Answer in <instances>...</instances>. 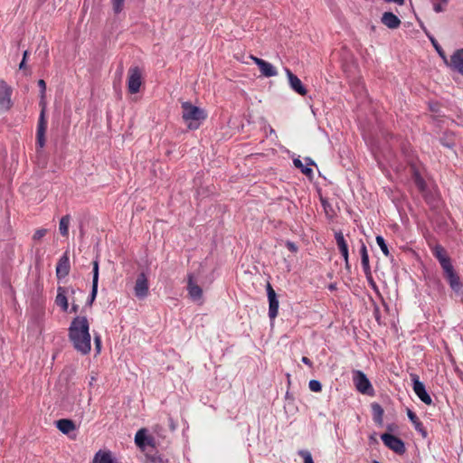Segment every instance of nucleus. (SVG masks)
Here are the masks:
<instances>
[{
	"label": "nucleus",
	"mask_w": 463,
	"mask_h": 463,
	"mask_svg": "<svg viewBox=\"0 0 463 463\" xmlns=\"http://www.w3.org/2000/svg\"><path fill=\"white\" fill-rule=\"evenodd\" d=\"M69 339L74 349L85 355L91 350L90 324L86 317H74L69 327Z\"/></svg>",
	"instance_id": "nucleus-1"
},
{
	"label": "nucleus",
	"mask_w": 463,
	"mask_h": 463,
	"mask_svg": "<svg viewBox=\"0 0 463 463\" xmlns=\"http://www.w3.org/2000/svg\"><path fill=\"white\" fill-rule=\"evenodd\" d=\"M432 254L438 260L443 269L444 277L448 280L449 287L455 292H458L462 288V283L458 274L455 271L450 258L446 250L439 244L432 248Z\"/></svg>",
	"instance_id": "nucleus-2"
},
{
	"label": "nucleus",
	"mask_w": 463,
	"mask_h": 463,
	"mask_svg": "<svg viewBox=\"0 0 463 463\" xmlns=\"http://www.w3.org/2000/svg\"><path fill=\"white\" fill-rule=\"evenodd\" d=\"M38 86L40 88L41 92V112L39 115V119L37 123V130H36V144L40 148H43L45 146V133L47 129V120H46V103L44 101L45 99V91H46V83L43 80H38Z\"/></svg>",
	"instance_id": "nucleus-3"
},
{
	"label": "nucleus",
	"mask_w": 463,
	"mask_h": 463,
	"mask_svg": "<svg viewBox=\"0 0 463 463\" xmlns=\"http://www.w3.org/2000/svg\"><path fill=\"white\" fill-rule=\"evenodd\" d=\"M183 119L187 123L189 129L199 128L202 122L206 118L207 114L203 109L193 105L190 102L182 104Z\"/></svg>",
	"instance_id": "nucleus-4"
},
{
	"label": "nucleus",
	"mask_w": 463,
	"mask_h": 463,
	"mask_svg": "<svg viewBox=\"0 0 463 463\" xmlns=\"http://www.w3.org/2000/svg\"><path fill=\"white\" fill-rule=\"evenodd\" d=\"M353 382L359 392L371 396L374 394L373 385L364 372L354 370L353 372Z\"/></svg>",
	"instance_id": "nucleus-5"
},
{
	"label": "nucleus",
	"mask_w": 463,
	"mask_h": 463,
	"mask_svg": "<svg viewBox=\"0 0 463 463\" xmlns=\"http://www.w3.org/2000/svg\"><path fill=\"white\" fill-rule=\"evenodd\" d=\"M142 84V71L139 67L129 68L128 71V90L129 93L136 94Z\"/></svg>",
	"instance_id": "nucleus-6"
},
{
	"label": "nucleus",
	"mask_w": 463,
	"mask_h": 463,
	"mask_svg": "<svg viewBox=\"0 0 463 463\" xmlns=\"http://www.w3.org/2000/svg\"><path fill=\"white\" fill-rule=\"evenodd\" d=\"M13 89L4 80L0 79V114L8 111L12 106Z\"/></svg>",
	"instance_id": "nucleus-7"
},
{
	"label": "nucleus",
	"mask_w": 463,
	"mask_h": 463,
	"mask_svg": "<svg viewBox=\"0 0 463 463\" xmlns=\"http://www.w3.org/2000/svg\"><path fill=\"white\" fill-rule=\"evenodd\" d=\"M381 439L388 449L396 454L402 455L405 453V444L400 438L390 433H383L381 435Z\"/></svg>",
	"instance_id": "nucleus-8"
},
{
	"label": "nucleus",
	"mask_w": 463,
	"mask_h": 463,
	"mask_svg": "<svg viewBox=\"0 0 463 463\" xmlns=\"http://www.w3.org/2000/svg\"><path fill=\"white\" fill-rule=\"evenodd\" d=\"M411 377L412 381V389L417 397L425 404L430 405L432 403V399L428 393L424 383L420 381L417 374H411Z\"/></svg>",
	"instance_id": "nucleus-9"
},
{
	"label": "nucleus",
	"mask_w": 463,
	"mask_h": 463,
	"mask_svg": "<svg viewBox=\"0 0 463 463\" xmlns=\"http://www.w3.org/2000/svg\"><path fill=\"white\" fill-rule=\"evenodd\" d=\"M134 293L135 296L138 299H144L148 296L149 293V287H148V280L146 278V275L144 272H141L138 274L135 287H134Z\"/></svg>",
	"instance_id": "nucleus-10"
},
{
	"label": "nucleus",
	"mask_w": 463,
	"mask_h": 463,
	"mask_svg": "<svg viewBox=\"0 0 463 463\" xmlns=\"http://www.w3.org/2000/svg\"><path fill=\"white\" fill-rule=\"evenodd\" d=\"M360 255H361V263L363 267L364 273L366 277V279L371 282L372 285L375 286V283L373 280L372 278V271H371V266L369 261V254L367 250V247L365 243L360 240Z\"/></svg>",
	"instance_id": "nucleus-11"
},
{
	"label": "nucleus",
	"mask_w": 463,
	"mask_h": 463,
	"mask_svg": "<svg viewBox=\"0 0 463 463\" xmlns=\"http://www.w3.org/2000/svg\"><path fill=\"white\" fill-rule=\"evenodd\" d=\"M267 295L269 299V317L275 319L279 313V300L275 290L269 283L267 284Z\"/></svg>",
	"instance_id": "nucleus-12"
},
{
	"label": "nucleus",
	"mask_w": 463,
	"mask_h": 463,
	"mask_svg": "<svg viewBox=\"0 0 463 463\" xmlns=\"http://www.w3.org/2000/svg\"><path fill=\"white\" fill-rule=\"evenodd\" d=\"M447 66L463 76V49H458L453 52Z\"/></svg>",
	"instance_id": "nucleus-13"
},
{
	"label": "nucleus",
	"mask_w": 463,
	"mask_h": 463,
	"mask_svg": "<svg viewBox=\"0 0 463 463\" xmlns=\"http://www.w3.org/2000/svg\"><path fill=\"white\" fill-rule=\"evenodd\" d=\"M254 63L259 67L261 75L264 77H274L278 74L276 68L269 61H266L260 58L250 56Z\"/></svg>",
	"instance_id": "nucleus-14"
},
{
	"label": "nucleus",
	"mask_w": 463,
	"mask_h": 463,
	"mask_svg": "<svg viewBox=\"0 0 463 463\" xmlns=\"http://www.w3.org/2000/svg\"><path fill=\"white\" fill-rule=\"evenodd\" d=\"M285 72L287 74L288 84L290 88L298 94L301 96H305L307 93V89L302 84L299 78L295 75L289 69L285 68Z\"/></svg>",
	"instance_id": "nucleus-15"
},
{
	"label": "nucleus",
	"mask_w": 463,
	"mask_h": 463,
	"mask_svg": "<svg viewBox=\"0 0 463 463\" xmlns=\"http://www.w3.org/2000/svg\"><path fill=\"white\" fill-rule=\"evenodd\" d=\"M187 291L194 301H199L203 298V289L194 282V277L192 273L187 275Z\"/></svg>",
	"instance_id": "nucleus-16"
},
{
	"label": "nucleus",
	"mask_w": 463,
	"mask_h": 463,
	"mask_svg": "<svg viewBox=\"0 0 463 463\" xmlns=\"http://www.w3.org/2000/svg\"><path fill=\"white\" fill-rule=\"evenodd\" d=\"M71 269L70 259L68 252L65 251L59 259L56 266V276L58 279H64L69 275Z\"/></svg>",
	"instance_id": "nucleus-17"
},
{
	"label": "nucleus",
	"mask_w": 463,
	"mask_h": 463,
	"mask_svg": "<svg viewBox=\"0 0 463 463\" xmlns=\"http://www.w3.org/2000/svg\"><path fill=\"white\" fill-rule=\"evenodd\" d=\"M69 291L71 294H74L76 292V289L73 288H65L62 287H58V288H57V296L55 298V303L58 307H60L61 308L62 311H67L68 307H69L68 298L66 296V294Z\"/></svg>",
	"instance_id": "nucleus-18"
},
{
	"label": "nucleus",
	"mask_w": 463,
	"mask_h": 463,
	"mask_svg": "<svg viewBox=\"0 0 463 463\" xmlns=\"http://www.w3.org/2000/svg\"><path fill=\"white\" fill-rule=\"evenodd\" d=\"M381 22L389 29H397L401 25V20L392 12H384Z\"/></svg>",
	"instance_id": "nucleus-19"
},
{
	"label": "nucleus",
	"mask_w": 463,
	"mask_h": 463,
	"mask_svg": "<svg viewBox=\"0 0 463 463\" xmlns=\"http://www.w3.org/2000/svg\"><path fill=\"white\" fill-rule=\"evenodd\" d=\"M57 429L63 434H69L76 430L75 423L69 419H61L55 422Z\"/></svg>",
	"instance_id": "nucleus-20"
},
{
	"label": "nucleus",
	"mask_w": 463,
	"mask_h": 463,
	"mask_svg": "<svg viewBox=\"0 0 463 463\" xmlns=\"http://www.w3.org/2000/svg\"><path fill=\"white\" fill-rule=\"evenodd\" d=\"M92 463H115L111 452L109 450H99L93 458Z\"/></svg>",
	"instance_id": "nucleus-21"
},
{
	"label": "nucleus",
	"mask_w": 463,
	"mask_h": 463,
	"mask_svg": "<svg viewBox=\"0 0 463 463\" xmlns=\"http://www.w3.org/2000/svg\"><path fill=\"white\" fill-rule=\"evenodd\" d=\"M407 415H408V418L410 419V420L414 425L415 430L418 432L421 433L423 438L427 437V431L423 428V425L420 422V420H419V418L417 417V415L411 410H408Z\"/></svg>",
	"instance_id": "nucleus-22"
},
{
	"label": "nucleus",
	"mask_w": 463,
	"mask_h": 463,
	"mask_svg": "<svg viewBox=\"0 0 463 463\" xmlns=\"http://www.w3.org/2000/svg\"><path fill=\"white\" fill-rule=\"evenodd\" d=\"M372 411H373V420L377 423L382 425L383 424V409L379 403H373L372 404Z\"/></svg>",
	"instance_id": "nucleus-23"
},
{
	"label": "nucleus",
	"mask_w": 463,
	"mask_h": 463,
	"mask_svg": "<svg viewBox=\"0 0 463 463\" xmlns=\"http://www.w3.org/2000/svg\"><path fill=\"white\" fill-rule=\"evenodd\" d=\"M412 178H413V182H414L415 185L417 186V188L421 193H424L427 189V184H426L425 180L423 179V177L420 175L418 170H416V169L413 170Z\"/></svg>",
	"instance_id": "nucleus-24"
},
{
	"label": "nucleus",
	"mask_w": 463,
	"mask_h": 463,
	"mask_svg": "<svg viewBox=\"0 0 463 463\" xmlns=\"http://www.w3.org/2000/svg\"><path fill=\"white\" fill-rule=\"evenodd\" d=\"M70 221H71V217L70 215H64L61 217V219L60 220V223H59V231H60V233L63 236V237H67L68 234H69V225H70Z\"/></svg>",
	"instance_id": "nucleus-25"
},
{
	"label": "nucleus",
	"mask_w": 463,
	"mask_h": 463,
	"mask_svg": "<svg viewBox=\"0 0 463 463\" xmlns=\"http://www.w3.org/2000/svg\"><path fill=\"white\" fill-rule=\"evenodd\" d=\"M335 240L336 245H337L340 252L342 250L348 249V244H347V242L345 239V236L341 231L335 232Z\"/></svg>",
	"instance_id": "nucleus-26"
},
{
	"label": "nucleus",
	"mask_w": 463,
	"mask_h": 463,
	"mask_svg": "<svg viewBox=\"0 0 463 463\" xmlns=\"http://www.w3.org/2000/svg\"><path fill=\"white\" fill-rule=\"evenodd\" d=\"M428 37L429 39L430 40L432 45L434 46V48L436 49L437 52L439 53V55L441 57V59L444 61V62L447 64L449 60L444 52V51L442 50V48L440 47V45L438 43L437 40L432 36V35H430L428 34Z\"/></svg>",
	"instance_id": "nucleus-27"
},
{
	"label": "nucleus",
	"mask_w": 463,
	"mask_h": 463,
	"mask_svg": "<svg viewBox=\"0 0 463 463\" xmlns=\"http://www.w3.org/2000/svg\"><path fill=\"white\" fill-rule=\"evenodd\" d=\"M293 164H294V165H295L297 168L300 169V171H301L303 174H305L306 175H312V173H313L312 168H310V167H309V166H307V165H305L299 158H295V159L293 160Z\"/></svg>",
	"instance_id": "nucleus-28"
},
{
	"label": "nucleus",
	"mask_w": 463,
	"mask_h": 463,
	"mask_svg": "<svg viewBox=\"0 0 463 463\" xmlns=\"http://www.w3.org/2000/svg\"><path fill=\"white\" fill-rule=\"evenodd\" d=\"M126 0H110L112 10L115 14H120L124 10Z\"/></svg>",
	"instance_id": "nucleus-29"
},
{
	"label": "nucleus",
	"mask_w": 463,
	"mask_h": 463,
	"mask_svg": "<svg viewBox=\"0 0 463 463\" xmlns=\"http://www.w3.org/2000/svg\"><path fill=\"white\" fill-rule=\"evenodd\" d=\"M430 2L436 13L443 12L448 5V0H430Z\"/></svg>",
	"instance_id": "nucleus-30"
},
{
	"label": "nucleus",
	"mask_w": 463,
	"mask_h": 463,
	"mask_svg": "<svg viewBox=\"0 0 463 463\" xmlns=\"http://www.w3.org/2000/svg\"><path fill=\"white\" fill-rule=\"evenodd\" d=\"M376 243L378 244L381 250L386 257L390 256V251H389L388 246H387L385 240L383 239V236H381V235L376 236Z\"/></svg>",
	"instance_id": "nucleus-31"
},
{
	"label": "nucleus",
	"mask_w": 463,
	"mask_h": 463,
	"mask_svg": "<svg viewBox=\"0 0 463 463\" xmlns=\"http://www.w3.org/2000/svg\"><path fill=\"white\" fill-rule=\"evenodd\" d=\"M99 259L96 258L93 262H92V265H93V269H92V273H93V277H92V285H97L99 284Z\"/></svg>",
	"instance_id": "nucleus-32"
},
{
	"label": "nucleus",
	"mask_w": 463,
	"mask_h": 463,
	"mask_svg": "<svg viewBox=\"0 0 463 463\" xmlns=\"http://www.w3.org/2000/svg\"><path fill=\"white\" fill-rule=\"evenodd\" d=\"M146 438V430L144 429L139 430L135 436L136 444L137 446H144Z\"/></svg>",
	"instance_id": "nucleus-33"
},
{
	"label": "nucleus",
	"mask_w": 463,
	"mask_h": 463,
	"mask_svg": "<svg viewBox=\"0 0 463 463\" xmlns=\"http://www.w3.org/2000/svg\"><path fill=\"white\" fill-rule=\"evenodd\" d=\"M298 454L303 458L304 463H314L312 455L308 450L301 449L298 450Z\"/></svg>",
	"instance_id": "nucleus-34"
},
{
	"label": "nucleus",
	"mask_w": 463,
	"mask_h": 463,
	"mask_svg": "<svg viewBox=\"0 0 463 463\" xmlns=\"http://www.w3.org/2000/svg\"><path fill=\"white\" fill-rule=\"evenodd\" d=\"M308 387L312 392H318L322 390V384L318 380L309 381Z\"/></svg>",
	"instance_id": "nucleus-35"
},
{
	"label": "nucleus",
	"mask_w": 463,
	"mask_h": 463,
	"mask_svg": "<svg viewBox=\"0 0 463 463\" xmlns=\"http://www.w3.org/2000/svg\"><path fill=\"white\" fill-rule=\"evenodd\" d=\"M97 294H98V286L97 285H92L91 287V292H90V295L89 297V299L87 301V305L88 306H91L92 303L94 302L96 297H97Z\"/></svg>",
	"instance_id": "nucleus-36"
},
{
	"label": "nucleus",
	"mask_w": 463,
	"mask_h": 463,
	"mask_svg": "<svg viewBox=\"0 0 463 463\" xmlns=\"http://www.w3.org/2000/svg\"><path fill=\"white\" fill-rule=\"evenodd\" d=\"M47 233V230L46 229H39L37 230L34 234H33V240L35 241H39L41 240L43 236H45V234Z\"/></svg>",
	"instance_id": "nucleus-37"
},
{
	"label": "nucleus",
	"mask_w": 463,
	"mask_h": 463,
	"mask_svg": "<svg viewBox=\"0 0 463 463\" xmlns=\"http://www.w3.org/2000/svg\"><path fill=\"white\" fill-rule=\"evenodd\" d=\"M94 344H95L96 351L99 354L100 352V349H101V338H100V335H94Z\"/></svg>",
	"instance_id": "nucleus-38"
},
{
	"label": "nucleus",
	"mask_w": 463,
	"mask_h": 463,
	"mask_svg": "<svg viewBox=\"0 0 463 463\" xmlns=\"http://www.w3.org/2000/svg\"><path fill=\"white\" fill-rule=\"evenodd\" d=\"M302 363L305 364L306 365H307L308 367L312 368L313 367V363L311 362V360L309 358H307V356H303L302 359H301Z\"/></svg>",
	"instance_id": "nucleus-39"
},
{
	"label": "nucleus",
	"mask_w": 463,
	"mask_h": 463,
	"mask_svg": "<svg viewBox=\"0 0 463 463\" xmlns=\"http://www.w3.org/2000/svg\"><path fill=\"white\" fill-rule=\"evenodd\" d=\"M341 255L344 259V261L347 263V260H349V250L348 249L347 250H342L341 252Z\"/></svg>",
	"instance_id": "nucleus-40"
},
{
	"label": "nucleus",
	"mask_w": 463,
	"mask_h": 463,
	"mask_svg": "<svg viewBox=\"0 0 463 463\" xmlns=\"http://www.w3.org/2000/svg\"><path fill=\"white\" fill-rule=\"evenodd\" d=\"M386 3H394L398 5H403L405 3V0H384Z\"/></svg>",
	"instance_id": "nucleus-41"
},
{
	"label": "nucleus",
	"mask_w": 463,
	"mask_h": 463,
	"mask_svg": "<svg viewBox=\"0 0 463 463\" xmlns=\"http://www.w3.org/2000/svg\"><path fill=\"white\" fill-rule=\"evenodd\" d=\"M287 246H288V250H290L293 252L297 251V250H298V248L296 247V245L293 242L288 241Z\"/></svg>",
	"instance_id": "nucleus-42"
},
{
	"label": "nucleus",
	"mask_w": 463,
	"mask_h": 463,
	"mask_svg": "<svg viewBox=\"0 0 463 463\" xmlns=\"http://www.w3.org/2000/svg\"><path fill=\"white\" fill-rule=\"evenodd\" d=\"M71 311L74 312V313H77L79 311V305L75 304V303H72L71 304Z\"/></svg>",
	"instance_id": "nucleus-43"
},
{
	"label": "nucleus",
	"mask_w": 463,
	"mask_h": 463,
	"mask_svg": "<svg viewBox=\"0 0 463 463\" xmlns=\"http://www.w3.org/2000/svg\"><path fill=\"white\" fill-rule=\"evenodd\" d=\"M441 144H442L444 146H447V147H452V146H453V144H450V143H449V142H446V143H445V142H443V141H441Z\"/></svg>",
	"instance_id": "nucleus-44"
},
{
	"label": "nucleus",
	"mask_w": 463,
	"mask_h": 463,
	"mask_svg": "<svg viewBox=\"0 0 463 463\" xmlns=\"http://www.w3.org/2000/svg\"><path fill=\"white\" fill-rule=\"evenodd\" d=\"M25 67V61H23L20 62L19 68L22 70Z\"/></svg>",
	"instance_id": "nucleus-45"
},
{
	"label": "nucleus",
	"mask_w": 463,
	"mask_h": 463,
	"mask_svg": "<svg viewBox=\"0 0 463 463\" xmlns=\"http://www.w3.org/2000/svg\"><path fill=\"white\" fill-rule=\"evenodd\" d=\"M345 269H350V263H349V260H347V263H346V262H345Z\"/></svg>",
	"instance_id": "nucleus-46"
},
{
	"label": "nucleus",
	"mask_w": 463,
	"mask_h": 463,
	"mask_svg": "<svg viewBox=\"0 0 463 463\" xmlns=\"http://www.w3.org/2000/svg\"><path fill=\"white\" fill-rule=\"evenodd\" d=\"M27 54H28V52H27V51H25V52H24L23 61H25V60H26V58H27Z\"/></svg>",
	"instance_id": "nucleus-47"
},
{
	"label": "nucleus",
	"mask_w": 463,
	"mask_h": 463,
	"mask_svg": "<svg viewBox=\"0 0 463 463\" xmlns=\"http://www.w3.org/2000/svg\"><path fill=\"white\" fill-rule=\"evenodd\" d=\"M322 204H323L325 209H326V206L328 205V203L325 200H322Z\"/></svg>",
	"instance_id": "nucleus-48"
},
{
	"label": "nucleus",
	"mask_w": 463,
	"mask_h": 463,
	"mask_svg": "<svg viewBox=\"0 0 463 463\" xmlns=\"http://www.w3.org/2000/svg\"><path fill=\"white\" fill-rule=\"evenodd\" d=\"M329 289H330V290H334V289H335V285H333V284H332V285H330V286H329Z\"/></svg>",
	"instance_id": "nucleus-49"
},
{
	"label": "nucleus",
	"mask_w": 463,
	"mask_h": 463,
	"mask_svg": "<svg viewBox=\"0 0 463 463\" xmlns=\"http://www.w3.org/2000/svg\"><path fill=\"white\" fill-rule=\"evenodd\" d=\"M307 160L308 161L307 165H314V162L311 161L309 158H307Z\"/></svg>",
	"instance_id": "nucleus-50"
},
{
	"label": "nucleus",
	"mask_w": 463,
	"mask_h": 463,
	"mask_svg": "<svg viewBox=\"0 0 463 463\" xmlns=\"http://www.w3.org/2000/svg\"><path fill=\"white\" fill-rule=\"evenodd\" d=\"M94 381H95V377H92V378H91L90 384H92V383H94Z\"/></svg>",
	"instance_id": "nucleus-51"
},
{
	"label": "nucleus",
	"mask_w": 463,
	"mask_h": 463,
	"mask_svg": "<svg viewBox=\"0 0 463 463\" xmlns=\"http://www.w3.org/2000/svg\"><path fill=\"white\" fill-rule=\"evenodd\" d=\"M374 463H380V462H378V461H374Z\"/></svg>",
	"instance_id": "nucleus-52"
}]
</instances>
